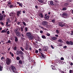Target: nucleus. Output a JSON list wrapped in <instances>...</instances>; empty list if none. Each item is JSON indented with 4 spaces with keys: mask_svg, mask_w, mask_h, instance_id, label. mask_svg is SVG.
<instances>
[{
    "mask_svg": "<svg viewBox=\"0 0 73 73\" xmlns=\"http://www.w3.org/2000/svg\"><path fill=\"white\" fill-rule=\"evenodd\" d=\"M20 30V28L14 30L16 36L19 37H22V36H21V33L20 31H19Z\"/></svg>",
    "mask_w": 73,
    "mask_h": 73,
    "instance_id": "1",
    "label": "nucleus"
},
{
    "mask_svg": "<svg viewBox=\"0 0 73 73\" xmlns=\"http://www.w3.org/2000/svg\"><path fill=\"white\" fill-rule=\"evenodd\" d=\"M48 22L46 21H43L42 22V25L44 27H45L47 28H48Z\"/></svg>",
    "mask_w": 73,
    "mask_h": 73,
    "instance_id": "2",
    "label": "nucleus"
},
{
    "mask_svg": "<svg viewBox=\"0 0 73 73\" xmlns=\"http://www.w3.org/2000/svg\"><path fill=\"white\" fill-rule=\"evenodd\" d=\"M6 64L7 65H9L11 63V59L7 58L6 59Z\"/></svg>",
    "mask_w": 73,
    "mask_h": 73,
    "instance_id": "3",
    "label": "nucleus"
},
{
    "mask_svg": "<svg viewBox=\"0 0 73 73\" xmlns=\"http://www.w3.org/2000/svg\"><path fill=\"white\" fill-rule=\"evenodd\" d=\"M16 54L17 55H19V54H21V55H23V54H24V53L21 50L19 51L17 50V51Z\"/></svg>",
    "mask_w": 73,
    "mask_h": 73,
    "instance_id": "4",
    "label": "nucleus"
},
{
    "mask_svg": "<svg viewBox=\"0 0 73 73\" xmlns=\"http://www.w3.org/2000/svg\"><path fill=\"white\" fill-rule=\"evenodd\" d=\"M11 68L13 72L14 73H16V67L13 66H11Z\"/></svg>",
    "mask_w": 73,
    "mask_h": 73,
    "instance_id": "5",
    "label": "nucleus"
},
{
    "mask_svg": "<svg viewBox=\"0 0 73 73\" xmlns=\"http://www.w3.org/2000/svg\"><path fill=\"white\" fill-rule=\"evenodd\" d=\"M65 23L63 22H60L59 23V26L61 27H65Z\"/></svg>",
    "mask_w": 73,
    "mask_h": 73,
    "instance_id": "6",
    "label": "nucleus"
},
{
    "mask_svg": "<svg viewBox=\"0 0 73 73\" xmlns=\"http://www.w3.org/2000/svg\"><path fill=\"white\" fill-rule=\"evenodd\" d=\"M66 43L68 45H73V42L71 40H70L69 41H66Z\"/></svg>",
    "mask_w": 73,
    "mask_h": 73,
    "instance_id": "7",
    "label": "nucleus"
},
{
    "mask_svg": "<svg viewBox=\"0 0 73 73\" xmlns=\"http://www.w3.org/2000/svg\"><path fill=\"white\" fill-rule=\"evenodd\" d=\"M9 16L10 17H15V13L11 12L9 14Z\"/></svg>",
    "mask_w": 73,
    "mask_h": 73,
    "instance_id": "8",
    "label": "nucleus"
},
{
    "mask_svg": "<svg viewBox=\"0 0 73 73\" xmlns=\"http://www.w3.org/2000/svg\"><path fill=\"white\" fill-rule=\"evenodd\" d=\"M21 11H18L17 12H16L17 15L18 17H19L20 16V15H21Z\"/></svg>",
    "mask_w": 73,
    "mask_h": 73,
    "instance_id": "9",
    "label": "nucleus"
},
{
    "mask_svg": "<svg viewBox=\"0 0 73 73\" xmlns=\"http://www.w3.org/2000/svg\"><path fill=\"white\" fill-rule=\"evenodd\" d=\"M28 38L29 40H33V36L31 35L30 36H28Z\"/></svg>",
    "mask_w": 73,
    "mask_h": 73,
    "instance_id": "10",
    "label": "nucleus"
},
{
    "mask_svg": "<svg viewBox=\"0 0 73 73\" xmlns=\"http://www.w3.org/2000/svg\"><path fill=\"white\" fill-rule=\"evenodd\" d=\"M62 16H66V17H68V14L66 13H63L62 14Z\"/></svg>",
    "mask_w": 73,
    "mask_h": 73,
    "instance_id": "11",
    "label": "nucleus"
},
{
    "mask_svg": "<svg viewBox=\"0 0 73 73\" xmlns=\"http://www.w3.org/2000/svg\"><path fill=\"white\" fill-rule=\"evenodd\" d=\"M17 4H19V6H20L21 7H23V3H20L19 2H17Z\"/></svg>",
    "mask_w": 73,
    "mask_h": 73,
    "instance_id": "12",
    "label": "nucleus"
},
{
    "mask_svg": "<svg viewBox=\"0 0 73 73\" xmlns=\"http://www.w3.org/2000/svg\"><path fill=\"white\" fill-rule=\"evenodd\" d=\"M38 16H40H40L41 18H43V17H44V15H43V14H42V13H40L38 15Z\"/></svg>",
    "mask_w": 73,
    "mask_h": 73,
    "instance_id": "13",
    "label": "nucleus"
},
{
    "mask_svg": "<svg viewBox=\"0 0 73 73\" xmlns=\"http://www.w3.org/2000/svg\"><path fill=\"white\" fill-rule=\"evenodd\" d=\"M15 42H17V41H18V38H17V37L16 36H15Z\"/></svg>",
    "mask_w": 73,
    "mask_h": 73,
    "instance_id": "14",
    "label": "nucleus"
},
{
    "mask_svg": "<svg viewBox=\"0 0 73 73\" xmlns=\"http://www.w3.org/2000/svg\"><path fill=\"white\" fill-rule=\"evenodd\" d=\"M26 35L27 36H28V37H29V36L32 35L31 34V33H27Z\"/></svg>",
    "mask_w": 73,
    "mask_h": 73,
    "instance_id": "15",
    "label": "nucleus"
},
{
    "mask_svg": "<svg viewBox=\"0 0 73 73\" xmlns=\"http://www.w3.org/2000/svg\"><path fill=\"white\" fill-rule=\"evenodd\" d=\"M50 2V5H54V4H53V1H49Z\"/></svg>",
    "mask_w": 73,
    "mask_h": 73,
    "instance_id": "16",
    "label": "nucleus"
},
{
    "mask_svg": "<svg viewBox=\"0 0 73 73\" xmlns=\"http://www.w3.org/2000/svg\"><path fill=\"white\" fill-rule=\"evenodd\" d=\"M51 68H52V70H55L56 69V68H55V66H54L53 65L51 66Z\"/></svg>",
    "mask_w": 73,
    "mask_h": 73,
    "instance_id": "17",
    "label": "nucleus"
},
{
    "mask_svg": "<svg viewBox=\"0 0 73 73\" xmlns=\"http://www.w3.org/2000/svg\"><path fill=\"white\" fill-rule=\"evenodd\" d=\"M40 54H41L42 57L43 58H45V56L42 53H40Z\"/></svg>",
    "mask_w": 73,
    "mask_h": 73,
    "instance_id": "18",
    "label": "nucleus"
},
{
    "mask_svg": "<svg viewBox=\"0 0 73 73\" xmlns=\"http://www.w3.org/2000/svg\"><path fill=\"white\" fill-rule=\"evenodd\" d=\"M51 38L53 40H56L57 39V38L56 37H52Z\"/></svg>",
    "mask_w": 73,
    "mask_h": 73,
    "instance_id": "19",
    "label": "nucleus"
},
{
    "mask_svg": "<svg viewBox=\"0 0 73 73\" xmlns=\"http://www.w3.org/2000/svg\"><path fill=\"white\" fill-rule=\"evenodd\" d=\"M0 20L1 21L3 20V16L2 15H0Z\"/></svg>",
    "mask_w": 73,
    "mask_h": 73,
    "instance_id": "20",
    "label": "nucleus"
},
{
    "mask_svg": "<svg viewBox=\"0 0 73 73\" xmlns=\"http://www.w3.org/2000/svg\"><path fill=\"white\" fill-rule=\"evenodd\" d=\"M9 54H10L11 55V56H12V57H13V56H14V54H13V53H12V52H10Z\"/></svg>",
    "mask_w": 73,
    "mask_h": 73,
    "instance_id": "21",
    "label": "nucleus"
},
{
    "mask_svg": "<svg viewBox=\"0 0 73 73\" xmlns=\"http://www.w3.org/2000/svg\"><path fill=\"white\" fill-rule=\"evenodd\" d=\"M44 18L46 19H49V16H47L46 17H45Z\"/></svg>",
    "mask_w": 73,
    "mask_h": 73,
    "instance_id": "22",
    "label": "nucleus"
},
{
    "mask_svg": "<svg viewBox=\"0 0 73 73\" xmlns=\"http://www.w3.org/2000/svg\"><path fill=\"white\" fill-rule=\"evenodd\" d=\"M20 48L21 49V50H22V51H23V52L24 51V48H23V47H20Z\"/></svg>",
    "mask_w": 73,
    "mask_h": 73,
    "instance_id": "23",
    "label": "nucleus"
},
{
    "mask_svg": "<svg viewBox=\"0 0 73 73\" xmlns=\"http://www.w3.org/2000/svg\"><path fill=\"white\" fill-rule=\"evenodd\" d=\"M42 38H44V39H46V36H44V35H42Z\"/></svg>",
    "mask_w": 73,
    "mask_h": 73,
    "instance_id": "24",
    "label": "nucleus"
},
{
    "mask_svg": "<svg viewBox=\"0 0 73 73\" xmlns=\"http://www.w3.org/2000/svg\"><path fill=\"white\" fill-rule=\"evenodd\" d=\"M25 50H28V45H27L26 46H25Z\"/></svg>",
    "mask_w": 73,
    "mask_h": 73,
    "instance_id": "25",
    "label": "nucleus"
},
{
    "mask_svg": "<svg viewBox=\"0 0 73 73\" xmlns=\"http://www.w3.org/2000/svg\"><path fill=\"white\" fill-rule=\"evenodd\" d=\"M69 5V3H66L64 4V6H68Z\"/></svg>",
    "mask_w": 73,
    "mask_h": 73,
    "instance_id": "26",
    "label": "nucleus"
},
{
    "mask_svg": "<svg viewBox=\"0 0 73 73\" xmlns=\"http://www.w3.org/2000/svg\"><path fill=\"white\" fill-rule=\"evenodd\" d=\"M16 59L17 60H20V58L19 56H17L16 57Z\"/></svg>",
    "mask_w": 73,
    "mask_h": 73,
    "instance_id": "27",
    "label": "nucleus"
},
{
    "mask_svg": "<svg viewBox=\"0 0 73 73\" xmlns=\"http://www.w3.org/2000/svg\"><path fill=\"white\" fill-rule=\"evenodd\" d=\"M19 62L20 64H23V62H22V61L21 60H19Z\"/></svg>",
    "mask_w": 73,
    "mask_h": 73,
    "instance_id": "28",
    "label": "nucleus"
},
{
    "mask_svg": "<svg viewBox=\"0 0 73 73\" xmlns=\"http://www.w3.org/2000/svg\"><path fill=\"white\" fill-rule=\"evenodd\" d=\"M38 1L40 3H43V1L42 0H38Z\"/></svg>",
    "mask_w": 73,
    "mask_h": 73,
    "instance_id": "29",
    "label": "nucleus"
},
{
    "mask_svg": "<svg viewBox=\"0 0 73 73\" xmlns=\"http://www.w3.org/2000/svg\"><path fill=\"white\" fill-rule=\"evenodd\" d=\"M6 32V31L5 30H3L1 32V33H5Z\"/></svg>",
    "mask_w": 73,
    "mask_h": 73,
    "instance_id": "30",
    "label": "nucleus"
},
{
    "mask_svg": "<svg viewBox=\"0 0 73 73\" xmlns=\"http://www.w3.org/2000/svg\"><path fill=\"white\" fill-rule=\"evenodd\" d=\"M13 49L14 50H17V47H16V46L14 47L13 48Z\"/></svg>",
    "mask_w": 73,
    "mask_h": 73,
    "instance_id": "31",
    "label": "nucleus"
},
{
    "mask_svg": "<svg viewBox=\"0 0 73 73\" xmlns=\"http://www.w3.org/2000/svg\"><path fill=\"white\" fill-rule=\"evenodd\" d=\"M38 50H39V53H42L41 52H42V51L41 50V49L40 48L39 49H38Z\"/></svg>",
    "mask_w": 73,
    "mask_h": 73,
    "instance_id": "32",
    "label": "nucleus"
},
{
    "mask_svg": "<svg viewBox=\"0 0 73 73\" xmlns=\"http://www.w3.org/2000/svg\"><path fill=\"white\" fill-rule=\"evenodd\" d=\"M3 67L1 66L0 65V71H2V68H3Z\"/></svg>",
    "mask_w": 73,
    "mask_h": 73,
    "instance_id": "33",
    "label": "nucleus"
},
{
    "mask_svg": "<svg viewBox=\"0 0 73 73\" xmlns=\"http://www.w3.org/2000/svg\"><path fill=\"white\" fill-rule=\"evenodd\" d=\"M21 57L22 59H24V56L23 55H21Z\"/></svg>",
    "mask_w": 73,
    "mask_h": 73,
    "instance_id": "34",
    "label": "nucleus"
},
{
    "mask_svg": "<svg viewBox=\"0 0 73 73\" xmlns=\"http://www.w3.org/2000/svg\"><path fill=\"white\" fill-rule=\"evenodd\" d=\"M58 42H62V40L61 39H59L58 40Z\"/></svg>",
    "mask_w": 73,
    "mask_h": 73,
    "instance_id": "35",
    "label": "nucleus"
},
{
    "mask_svg": "<svg viewBox=\"0 0 73 73\" xmlns=\"http://www.w3.org/2000/svg\"><path fill=\"white\" fill-rule=\"evenodd\" d=\"M66 7H64L62 9L63 11H66Z\"/></svg>",
    "mask_w": 73,
    "mask_h": 73,
    "instance_id": "36",
    "label": "nucleus"
},
{
    "mask_svg": "<svg viewBox=\"0 0 73 73\" xmlns=\"http://www.w3.org/2000/svg\"><path fill=\"white\" fill-rule=\"evenodd\" d=\"M7 42V43H9V44H11V40H9Z\"/></svg>",
    "mask_w": 73,
    "mask_h": 73,
    "instance_id": "37",
    "label": "nucleus"
},
{
    "mask_svg": "<svg viewBox=\"0 0 73 73\" xmlns=\"http://www.w3.org/2000/svg\"><path fill=\"white\" fill-rule=\"evenodd\" d=\"M22 23L23 24V25H24L25 26H26V23H25V22H23Z\"/></svg>",
    "mask_w": 73,
    "mask_h": 73,
    "instance_id": "38",
    "label": "nucleus"
},
{
    "mask_svg": "<svg viewBox=\"0 0 73 73\" xmlns=\"http://www.w3.org/2000/svg\"><path fill=\"white\" fill-rule=\"evenodd\" d=\"M73 71V70H70L69 71V73H72V72Z\"/></svg>",
    "mask_w": 73,
    "mask_h": 73,
    "instance_id": "39",
    "label": "nucleus"
},
{
    "mask_svg": "<svg viewBox=\"0 0 73 73\" xmlns=\"http://www.w3.org/2000/svg\"><path fill=\"white\" fill-rule=\"evenodd\" d=\"M56 33H57L58 34L59 33V31H58V30H56Z\"/></svg>",
    "mask_w": 73,
    "mask_h": 73,
    "instance_id": "40",
    "label": "nucleus"
},
{
    "mask_svg": "<svg viewBox=\"0 0 73 73\" xmlns=\"http://www.w3.org/2000/svg\"><path fill=\"white\" fill-rule=\"evenodd\" d=\"M63 48H64L65 49H66V48H67V46H65L63 47Z\"/></svg>",
    "mask_w": 73,
    "mask_h": 73,
    "instance_id": "41",
    "label": "nucleus"
},
{
    "mask_svg": "<svg viewBox=\"0 0 73 73\" xmlns=\"http://www.w3.org/2000/svg\"><path fill=\"white\" fill-rule=\"evenodd\" d=\"M7 3L9 5H11V3L10 1H9Z\"/></svg>",
    "mask_w": 73,
    "mask_h": 73,
    "instance_id": "42",
    "label": "nucleus"
},
{
    "mask_svg": "<svg viewBox=\"0 0 73 73\" xmlns=\"http://www.w3.org/2000/svg\"><path fill=\"white\" fill-rule=\"evenodd\" d=\"M4 57L3 56L1 58V60H4Z\"/></svg>",
    "mask_w": 73,
    "mask_h": 73,
    "instance_id": "43",
    "label": "nucleus"
},
{
    "mask_svg": "<svg viewBox=\"0 0 73 73\" xmlns=\"http://www.w3.org/2000/svg\"><path fill=\"white\" fill-rule=\"evenodd\" d=\"M9 33H10L9 32V31H8L7 32V35H9Z\"/></svg>",
    "mask_w": 73,
    "mask_h": 73,
    "instance_id": "44",
    "label": "nucleus"
},
{
    "mask_svg": "<svg viewBox=\"0 0 73 73\" xmlns=\"http://www.w3.org/2000/svg\"><path fill=\"white\" fill-rule=\"evenodd\" d=\"M27 29L28 28H27V27H25V30L26 32H27V31H28V29Z\"/></svg>",
    "mask_w": 73,
    "mask_h": 73,
    "instance_id": "45",
    "label": "nucleus"
},
{
    "mask_svg": "<svg viewBox=\"0 0 73 73\" xmlns=\"http://www.w3.org/2000/svg\"><path fill=\"white\" fill-rule=\"evenodd\" d=\"M52 23H55V20L54 19H53L52 20Z\"/></svg>",
    "mask_w": 73,
    "mask_h": 73,
    "instance_id": "46",
    "label": "nucleus"
},
{
    "mask_svg": "<svg viewBox=\"0 0 73 73\" xmlns=\"http://www.w3.org/2000/svg\"><path fill=\"white\" fill-rule=\"evenodd\" d=\"M21 31L22 32H23V27H21Z\"/></svg>",
    "mask_w": 73,
    "mask_h": 73,
    "instance_id": "47",
    "label": "nucleus"
},
{
    "mask_svg": "<svg viewBox=\"0 0 73 73\" xmlns=\"http://www.w3.org/2000/svg\"><path fill=\"white\" fill-rule=\"evenodd\" d=\"M60 60H64V58L63 57H61L60 58Z\"/></svg>",
    "mask_w": 73,
    "mask_h": 73,
    "instance_id": "48",
    "label": "nucleus"
},
{
    "mask_svg": "<svg viewBox=\"0 0 73 73\" xmlns=\"http://www.w3.org/2000/svg\"><path fill=\"white\" fill-rule=\"evenodd\" d=\"M21 36H22V37H24V35H23V34L22 33L21 34Z\"/></svg>",
    "mask_w": 73,
    "mask_h": 73,
    "instance_id": "49",
    "label": "nucleus"
},
{
    "mask_svg": "<svg viewBox=\"0 0 73 73\" xmlns=\"http://www.w3.org/2000/svg\"><path fill=\"white\" fill-rule=\"evenodd\" d=\"M35 52L36 53H38V51L37 50H35Z\"/></svg>",
    "mask_w": 73,
    "mask_h": 73,
    "instance_id": "50",
    "label": "nucleus"
},
{
    "mask_svg": "<svg viewBox=\"0 0 73 73\" xmlns=\"http://www.w3.org/2000/svg\"><path fill=\"white\" fill-rule=\"evenodd\" d=\"M0 24L2 25H4V23H3L2 22H0Z\"/></svg>",
    "mask_w": 73,
    "mask_h": 73,
    "instance_id": "51",
    "label": "nucleus"
},
{
    "mask_svg": "<svg viewBox=\"0 0 73 73\" xmlns=\"http://www.w3.org/2000/svg\"><path fill=\"white\" fill-rule=\"evenodd\" d=\"M70 65L71 66H72V65H73V63H72V62H71L70 63Z\"/></svg>",
    "mask_w": 73,
    "mask_h": 73,
    "instance_id": "52",
    "label": "nucleus"
},
{
    "mask_svg": "<svg viewBox=\"0 0 73 73\" xmlns=\"http://www.w3.org/2000/svg\"><path fill=\"white\" fill-rule=\"evenodd\" d=\"M17 21V19L16 17H15V21Z\"/></svg>",
    "mask_w": 73,
    "mask_h": 73,
    "instance_id": "53",
    "label": "nucleus"
},
{
    "mask_svg": "<svg viewBox=\"0 0 73 73\" xmlns=\"http://www.w3.org/2000/svg\"><path fill=\"white\" fill-rule=\"evenodd\" d=\"M40 33H43V31H40Z\"/></svg>",
    "mask_w": 73,
    "mask_h": 73,
    "instance_id": "54",
    "label": "nucleus"
},
{
    "mask_svg": "<svg viewBox=\"0 0 73 73\" xmlns=\"http://www.w3.org/2000/svg\"><path fill=\"white\" fill-rule=\"evenodd\" d=\"M35 7L36 9H38V6L37 5H36Z\"/></svg>",
    "mask_w": 73,
    "mask_h": 73,
    "instance_id": "55",
    "label": "nucleus"
},
{
    "mask_svg": "<svg viewBox=\"0 0 73 73\" xmlns=\"http://www.w3.org/2000/svg\"><path fill=\"white\" fill-rule=\"evenodd\" d=\"M50 35L49 33H47V36H50Z\"/></svg>",
    "mask_w": 73,
    "mask_h": 73,
    "instance_id": "56",
    "label": "nucleus"
},
{
    "mask_svg": "<svg viewBox=\"0 0 73 73\" xmlns=\"http://www.w3.org/2000/svg\"><path fill=\"white\" fill-rule=\"evenodd\" d=\"M21 39L22 40H25V38H23V37H21Z\"/></svg>",
    "mask_w": 73,
    "mask_h": 73,
    "instance_id": "57",
    "label": "nucleus"
},
{
    "mask_svg": "<svg viewBox=\"0 0 73 73\" xmlns=\"http://www.w3.org/2000/svg\"><path fill=\"white\" fill-rule=\"evenodd\" d=\"M51 46L52 49H54V47H53V46L52 45H51Z\"/></svg>",
    "mask_w": 73,
    "mask_h": 73,
    "instance_id": "58",
    "label": "nucleus"
},
{
    "mask_svg": "<svg viewBox=\"0 0 73 73\" xmlns=\"http://www.w3.org/2000/svg\"><path fill=\"white\" fill-rule=\"evenodd\" d=\"M7 21L8 22H10V20L9 19H7Z\"/></svg>",
    "mask_w": 73,
    "mask_h": 73,
    "instance_id": "59",
    "label": "nucleus"
},
{
    "mask_svg": "<svg viewBox=\"0 0 73 73\" xmlns=\"http://www.w3.org/2000/svg\"><path fill=\"white\" fill-rule=\"evenodd\" d=\"M20 22H18V23H17V25H19L20 24Z\"/></svg>",
    "mask_w": 73,
    "mask_h": 73,
    "instance_id": "60",
    "label": "nucleus"
},
{
    "mask_svg": "<svg viewBox=\"0 0 73 73\" xmlns=\"http://www.w3.org/2000/svg\"><path fill=\"white\" fill-rule=\"evenodd\" d=\"M13 5H11L10 6V8H13Z\"/></svg>",
    "mask_w": 73,
    "mask_h": 73,
    "instance_id": "61",
    "label": "nucleus"
},
{
    "mask_svg": "<svg viewBox=\"0 0 73 73\" xmlns=\"http://www.w3.org/2000/svg\"><path fill=\"white\" fill-rule=\"evenodd\" d=\"M29 50H32V48L31 47H29Z\"/></svg>",
    "mask_w": 73,
    "mask_h": 73,
    "instance_id": "62",
    "label": "nucleus"
},
{
    "mask_svg": "<svg viewBox=\"0 0 73 73\" xmlns=\"http://www.w3.org/2000/svg\"><path fill=\"white\" fill-rule=\"evenodd\" d=\"M7 27H10V26H11V25L10 24H9V25H7Z\"/></svg>",
    "mask_w": 73,
    "mask_h": 73,
    "instance_id": "63",
    "label": "nucleus"
},
{
    "mask_svg": "<svg viewBox=\"0 0 73 73\" xmlns=\"http://www.w3.org/2000/svg\"><path fill=\"white\" fill-rule=\"evenodd\" d=\"M54 1L56 3H57V0H54Z\"/></svg>",
    "mask_w": 73,
    "mask_h": 73,
    "instance_id": "64",
    "label": "nucleus"
}]
</instances>
